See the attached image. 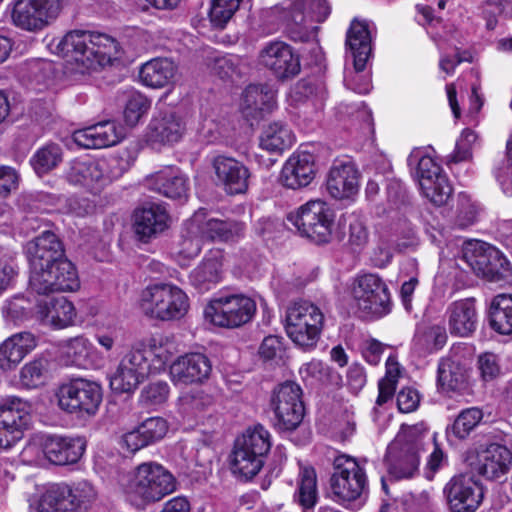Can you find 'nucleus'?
I'll return each instance as SVG.
<instances>
[{
  "label": "nucleus",
  "instance_id": "f257e3e1",
  "mask_svg": "<svg viewBox=\"0 0 512 512\" xmlns=\"http://www.w3.org/2000/svg\"><path fill=\"white\" fill-rule=\"evenodd\" d=\"M57 53L74 63L78 72L86 73L119 59L121 51L118 42L107 34L73 30L58 43Z\"/></svg>",
  "mask_w": 512,
  "mask_h": 512
},
{
  "label": "nucleus",
  "instance_id": "09e8293b",
  "mask_svg": "<svg viewBox=\"0 0 512 512\" xmlns=\"http://www.w3.org/2000/svg\"><path fill=\"white\" fill-rule=\"evenodd\" d=\"M294 143L291 129L282 122L267 125L260 136V146L270 152H281Z\"/></svg>",
  "mask_w": 512,
  "mask_h": 512
},
{
  "label": "nucleus",
  "instance_id": "c03bdc74",
  "mask_svg": "<svg viewBox=\"0 0 512 512\" xmlns=\"http://www.w3.org/2000/svg\"><path fill=\"white\" fill-rule=\"evenodd\" d=\"M51 488L66 492L63 501L72 512H85L97 496L94 487L87 481H80L73 486L55 484Z\"/></svg>",
  "mask_w": 512,
  "mask_h": 512
},
{
  "label": "nucleus",
  "instance_id": "aec40b11",
  "mask_svg": "<svg viewBox=\"0 0 512 512\" xmlns=\"http://www.w3.org/2000/svg\"><path fill=\"white\" fill-rule=\"evenodd\" d=\"M188 131L187 115L176 109L159 110L150 120L146 140L152 145L172 146L183 140Z\"/></svg>",
  "mask_w": 512,
  "mask_h": 512
},
{
  "label": "nucleus",
  "instance_id": "a211bd4d",
  "mask_svg": "<svg viewBox=\"0 0 512 512\" xmlns=\"http://www.w3.org/2000/svg\"><path fill=\"white\" fill-rule=\"evenodd\" d=\"M109 166L110 163L105 159L76 158L67 164L64 177L69 184L96 194L113 178L108 171Z\"/></svg>",
  "mask_w": 512,
  "mask_h": 512
},
{
  "label": "nucleus",
  "instance_id": "5701e85b",
  "mask_svg": "<svg viewBox=\"0 0 512 512\" xmlns=\"http://www.w3.org/2000/svg\"><path fill=\"white\" fill-rule=\"evenodd\" d=\"M29 284L31 289L38 294H48L55 291H74L80 286L74 264L64 256L37 276H30Z\"/></svg>",
  "mask_w": 512,
  "mask_h": 512
},
{
  "label": "nucleus",
  "instance_id": "412c9836",
  "mask_svg": "<svg viewBox=\"0 0 512 512\" xmlns=\"http://www.w3.org/2000/svg\"><path fill=\"white\" fill-rule=\"evenodd\" d=\"M463 259L478 275L503 277L510 269V263L500 250L482 241L465 243Z\"/></svg>",
  "mask_w": 512,
  "mask_h": 512
},
{
  "label": "nucleus",
  "instance_id": "a878e982",
  "mask_svg": "<svg viewBox=\"0 0 512 512\" xmlns=\"http://www.w3.org/2000/svg\"><path fill=\"white\" fill-rule=\"evenodd\" d=\"M212 365L202 353L178 357L170 366V378L175 385L202 383L209 378Z\"/></svg>",
  "mask_w": 512,
  "mask_h": 512
},
{
  "label": "nucleus",
  "instance_id": "ddd939ff",
  "mask_svg": "<svg viewBox=\"0 0 512 512\" xmlns=\"http://www.w3.org/2000/svg\"><path fill=\"white\" fill-rule=\"evenodd\" d=\"M352 297L363 317L380 318L391 311L388 287L378 275L357 277L352 286Z\"/></svg>",
  "mask_w": 512,
  "mask_h": 512
},
{
  "label": "nucleus",
  "instance_id": "2eb2a0df",
  "mask_svg": "<svg viewBox=\"0 0 512 512\" xmlns=\"http://www.w3.org/2000/svg\"><path fill=\"white\" fill-rule=\"evenodd\" d=\"M257 59L259 65L281 81L290 80L301 71L300 55L294 47L282 40H271L263 44Z\"/></svg>",
  "mask_w": 512,
  "mask_h": 512
},
{
  "label": "nucleus",
  "instance_id": "ea45409f",
  "mask_svg": "<svg viewBox=\"0 0 512 512\" xmlns=\"http://www.w3.org/2000/svg\"><path fill=\"white\" fill-rule=\"evenodd\" d=\"M202 215L194 214L185 222L179 240L174 247V254L179 261L190 260L199 255L202 249L204 236L201 234Z\"/></svg>",
  "mask_w": 512,
  "mask_h": 512
},
{
  "label": "nucleus",
  "instance_id": "4d7b16f0",
  "mask_svg": "<svg viewBox=\"0 0 512 512\" xmlns=\"http://www.w3.org/2000/svg\"><path fill=\"white\" fill-rule=\"evenodd\" d=\"M46 436L32 438L20 453L21 461L26 465L41 466L48 461L46 453Z\"/></svg>",
  "mask_w": 512,
  "mask_h": 512
},
{
  "label": "nucleus",
  "instance_id": "c85d7f7f",
  "mask_svg": "<svg viewBox=\"0 0 512 512\" xmlns=\"http://www.w3.org/2000/svg\"><path fill=\"white\" fill-rule=\"evenodd\" d=\"M169 215L166 208L158 203H147L133 214V229L142 241H148L168 228Z\"/></svg>",
  "mask_w": 512,
  "mask_h": 512
},
{
  "label": "nucleus",
  "instance_id": "864d4df0",
  "mask_svg": "<svg viewBox=\"0 0 512 512\" xmlns=\"http://www.w3.org/2000/svg\"><path fill=\"white\" fill-rule=\"evenodd\" d=\"M248 69L247 62L238 55H225L215 59L213 71L221 79L232 80L240 78Z\"/></svg>",
  "mask_w": 512,
  "mask_h": 512
},
{
  "label": "nucleus",
  "instance_id": "2f4dec72",
  "mask_svg": "<svg viewBox=\"0 0 512 512\" xmlns=\"http://www.w3.org/2000/svg\"><path fill=\"white\" fill-rule=\"evenodd\" d=\"M314 177V155L308 151L293 153L284 164L281 172L283 185L290 189L305 187L311 183Z\"/></svg>",
  "mask_w": 512,
  "mask_h": 512
},
{
  "label": "nucleus",
  "instance_id": "f8f14e48",
  "mask_svg": "<svg viewBox=\"0 0 512 512\" xmlns=\"http://www.w3.org/2000/svg\"><path fill=\"white\" fill-rule=\"evenodd\" d=\"M288 220L305 236L318 244L328 243L332 239L334 213L329 205L320 200H310L300 206Z\"/></svg>",
  "mask_w": 512,
  "mask_h": 512
},
{
  "label": "nucleus",
  "instance_id": "37998d69",
  "mask_svg": "<svg viewBox=\"0 0 512 512\" xmlns=\"http://www.w3.org/2000/svg\"><path fill=\"white\" fill-rule=\"evenodd\" d=\"M176 66L167 58H155L146 62L140 70L142 83L151 88H162L170 84L175 76Z\"/></svg>",
  "mask_w": 512,
  "mask_h": 512
},
{
  "label": "nucleus",
  "instance_id": "a18cd8bd",
  "mask_svg": "<svg viewBox=\"0 0 512 512\" xmlns=\"http://www.w3.org/2000/svg\"><path fill=\"white\" fill-rule=\"evenodd\" d=\"M318 499L317 476L311 466H300L297 478V489L294 493V501L302 508L303 512H312Z\"/></svg>",
  "mask_w": 512,
  "mask_h": 512
},
{
  "label": "nucleus",
  "instance_id": "72a5a7b5",
  "mask_svg": "<svg viewBox=\"0 0 512 512\" xmlns=\"http://www.w3.org/2000/svg\"><path fill=\"white\" fill-rule=\"evenodd\" d=\"M346 47L353 57L354 69L362 72L372 51V30L366 20H352L346 33Z\"/></svg>",
  "mask_w": 512,
  "mask_h": 512
},
{
  "label": "nucleus",
  "instance_id": "8fccbe9b",
  "mask_svg": "<svg viewBox=\"0 0 512 512\" xmlns=\"http://www.w3.org/2000/svg\"><path fill=\"white\" fill-rule=\"evenodd\" d=\"M62 160V147L56 143H48L34 152L29 163L38 176H43L58 167Z\"/></svg>",
  "mask_w": 512,
  "mask_h": 512
},
{
  "label": "nucleus",
  "instance_id": "13d9d810",
  "mask_svg": "<svg viewBox=\"0 0 512 512\" xmlns=\"http://www.w3.org/2000/svg\"><path fill=\"white\" fill-rule=\"evenodd\" d=\"M151 106V102L143 94L133 92L130 94L125 109L124 119L127 125L133 127L144 116Z\"/></svg>",
  "mask_w": 512,
  "mask_h": 512
},
{
  "label": "nucleus",
  "instance_id": "338daca9",
  "mask_svg": "<svg viewBox=\"0 0 512 512\" xmlns=\"http://www.w3.org/2000/svg\"><path fill=\"white\" fill-rule=\"evenodd\" d=\"M477 138V134L474 131L464 129L456 142L452 160L454 162L469 160L472 157V147L476 143Z\"/></svg>",
  "mask_w": 512,
  "mask_h": 512
},
{
  "label": "nucleus",
  "instance_id": "de8ad7c7",
  "mask_svg": "<svg viewBox=\"0 0 512 512\" xmlns=\"http://www.w3.org/2000/svg\"><path fill=\"white\" fill-rule=\"evenodd\" d=\"M437 381L445 391L460 390L467 381V368L457 360L441 359L438 364Z\"/></svg>",
  "mask_w": 512,
  "mask_h": 512
},
{
  "label": "nucleus",
  "instance_id": "4468645a",
  "mask_svg": "<svg viewBox=\"0 0 512 512\" xmlns=\"http://www.w3.org/2000/svg\"><path fill=\"white\" fill-rule=\"evenodd\" d=\"M270 407L280 430H295L305 413L301 387L293 381L279 384L271 394Z\"/></svg>",
  "mask_w": 512,
  "mask_h": 512
},
{
  "label": "nucleus",
  "instance_id": "e2e57ef3",
  "mask_svg": "<svg viewBox=\"0 0 512 512\" xmlns=\"http://www.w3.org/2000/svg\"><path fill=\"white\" fill-rule=\"evenodd\" d=\"M139 427L149 445L161 440L168 431L167 422L161 417L147 418Z\"/></svg>",
  "mask_w": 512,
  "mask_h": 512
},
{
  "label": "nucleus",
  "instance_id": "c756f323",
  "mask_svg": "<svg viewBox=\"0 0 512 512\" xmlns=\"http://www.w3.org/2000/svg\"><path fill=\"white\" fill-rule=\"evenodd\" d=\"M147 187L167 198L185 200L189 184L187 176L175 166H166L146 178Z\"/></svg>",
  "mask_w": 512,
  "mask_h": 512
},
{
  "label": "nucleus",
  "instance_id": "58836bf2",
  "mask_svg": "<svg viewBox=\"0 0 512 512\" xmlns=\"http://www.w3.org/2000/svg\"><path fill=\"white\" fill-rule=\"evenodd\" d=\"M222 278V253L209 251L202 262L194 268L189 276L191 284L200 291L210 290Z\"/></svg>",
  "mask_w": 512,
  "mask_h": 512
},
{
  "label": "nucleus",
  "instance_id": "e433bc0d",
  "mask_svg": "<svg viewBox=\"0 0 512 512\" xmlns=\"http://www.w3.org/2000/svg\"><path fill=\"white\" fill-rule=\"evenodd\" d=\"M48 462L56 465L76 463L86 449L83 437L46 436Z\"/></svg>",
  "mask_w": 512,
  "mask_h": 512
},
{
  "label": "nucleus",
  "instance_id": "3c124183",
  "mask_svg": "<svg viewBox=\"0 0 512 512\" xmlns=\"http://www.w3.org/2000/svg\"><path fill=\"white\" fill-rule=\"evenodd\" d=\"M290 97L296 103L311 104L316 109H321L326 98V91L322 84L302 79L291 89Z\"/></svg>",
  "mask_w": 512,
  "mask_h": 512
},
{
  "label": "nucleus",
  "instance_id": "774afa93",
  "mask_svg": "<svg viewBox=\"0 0 512 512\" xmlns=\"http://www.w3.org/2000/svg\"><path fill=\"white\" fill-rule=\"evenodd\" d=\"M94 339L109 357L118 354L121 348L119 332L116 329L97 330Z\"/></svg>",
  "mask_w": 512,
  "mask_h": 512
},
{
  "label": "nucleus",
  "instance_id": "b1692460",
  "mask_svg": "<svg viewBox=\"0 0 512 512\" xmlns=\"http://www.w3.org/2000/svg\"><path fill=\"white\" fill-rule=\"evenodd\" d=\"M30 265V276H37L48 269L64 256V248L51 231H43L39 236L30 240L25 247Z\"/></svg>",
  "mask_w": 512,
  "mask_h": 512
},
{
  "label": "nucleus",
  "instance_id": "7c9ffc66",
  "mask_svg": "<svg viewBox=\"0 0 512 512\" xmlns=\"http://www.w3.org/2000/svg\"><path fill=\"white\" fill-rule=\"evenodd\" d=\"M213 168L218 180L230 194L246 192L249 185L248 168L235 158L218 155L213 160Z\"/></svg>",
  "mask_w": 512,
  "mask_h": 512
},
{
  "label": "nucleus",
  "instance_id": "69168bd1",
  "mask_svg": "<svg viewBox=\"0 0 512 512\" xmlns=\"http://www.w3.org/2000/svg\"><path fill=\"white\" fill-rule=\"evenodd\" d=\"M65 491L53 490L51 487L43 494L38 512H72L63 501Z\"/></svg>",
  "mask_w": 512,
  "mask_h": 512
},
{
  "label": "nucleus",
  "instance_id": "a19ab883",
  "mask_svg": "<svg viewBox=\"0 0 512 512\" xmlns=\"http://www.w3.org/2000/svg\"><path fill=\"white\" fill-rule=\"evenodd\" d=\"M63 356L68 364L89 369L97 367L96 349L84 336H76L61 344Z\"/></svg>",
  "mask_w": 512,
  "mask_h": 512
},
{
  "label": "nucleus",
  "instance_id": "1a4fd4ad",
  "mask_svg": "<svg viewBox=\"0 0 512 512\" xmlns=\"http://www.w3.org/2000/svg\"><path fill=\"white\" fill-rule=\"evenodd\" d=\"M257 307L255 301L242 293H219L206 305L204 316L211 324L234 329L252 320Z\"/></svg>",
  "mask_w": 512,
  "mask_h": 512
},
{
  "label": "nucleus",
  "instance_id": "473e14b6",
  "mask_svg": "<svg viewBox=\"0 0 512 512\" xmlns=\"http://www.w3.org/2000/svg\"><path fill=\"white\" fill-rule=\"evenodd\" d=\"M275 92L268 85H249L242 93L240 112L253 125L275 106Z\"/></svg>",
  "mask_w": 512,
  "mask_h": 512
},
{
  "label": "nucleus",
  "instance_id": "f3484780",
  "mask_svg": "<svg viewBox=\"0 0 512 512\" xmlns=\"http://www.w3.org/2000/svg\"><path fill=\"white\" fill-rule=\"evenodd\" d=\"M62 9V0H16L12 22L26 31H39L54 21Z\"/></svg>",
  "mask_w": 512,
  "mask_h": 512
},
{
  "label": "nucleus",
  "instance_id": "052dcab7",
  "mask_svg": "<svg viewBox=\"0 0 512 512\" xmlns=\"http://www.w3.org/2000/svg\"><path fill=\"white\" fill-rule=\"evenodd\" d=\"M213 399L210 395L202 390H194L184 393L179 398V406L181 411L186 415H196L210 406Z\"/></svg>",
  "mask_w": 512,
  "mask_h": 512
},
{
  "label": "nucleus",
  "instance_id": "79ce46f5",
  "mask_svg": "<svg viewBox=\"0 0 512 512\" xmlns=\"http://www.w3.org/2000/svg\"><path fill=\"white\" fill-rule=\"evenodd\" d=\"M195 214L202 215V228L201 234L204 239L211 241H234L243 236L245 225L236 220H221L215 218H206L203 211H198Z\"/></svg>",
  "mask_w": 512,
  "mask_h": 512
},
{
  "label": "nucleus",
  "instance_id": "39448f33",
  "mask_svg": "<svg viewBox=\"0 0 512 512\" xmlns=\"http://www.w3.org/2000/svg\"><path fill=\"white\" fill-rule=\"evenodd\" d=\"M140 306L152 319L161 321L178 320L189 309L187 294L177 285L157 282L145 287L140 296Z\"/></svg>",
  "mask_w": 512,
  "mask_h": 512
},
{
  "label": "nucleus",
  "instance_id": "4c0bfd02",
  "mask_svg": "<svg viewBox=\"0 0 512 512\" xmlns=\"http://www.w3.org/2000/svg\"><path fill=\"white\" fill-rule=\"evenodd\" d=\"M37 346V338L31 332L13 334L0 345V369H14Z\"/></svg>",
  "mask_w": 512,
  "mask_h": 512
},
{
  "label": "nucleus",
  "instance_id": "bb28decb",
  "mask_svg": "<svg viewBox=\"0 0 512 512\" xmlns=\"http://www.w3.org/2000/svg\"><path fill=\"white\" fill-rule=\"evenodd\" d=\"M125 132L115 121H104L89 127L76 130L73 141L86 149H101L118 144L124 138Z\"/></svg>",
  "mask_w": 512,
  "mask_h": 512
},
{
  "label": "nucleus",
  "instance_id": "5fc2aeb1",
  "mask_svg": "<svg viewBox=\"0 0 512 512\" xmlns=\"http://www.w3.org/2000/svg\"><path fill=\"white\" fill-rule=\"evenodd\" d=\"M483 417L482 411L476 407L463 410L450 428H447V434H451L458 439H465L470 432L479 424Z\"/></svg>",
  "mask_w": 512,
  "mask_h": 512
},
{
  "label": "nucleus",
  "instance_id": "9d476101",
  "mask_svg": "<svg viewBox=\"0 0 512 512\" xmlns=\"http://www.w3.org/2000/svg\"><path fill=\"white\" fill-rule=\"evenodd\" d=\"M58 407L78 417L94 416L102 403L101 385L92 380L76 378L60 385L55 391Z\"/></svg>",
  "mask_w": 512,
  "mask_h": 512
},
{
  "label": "nucleus",
  "instance_id": "dca6fc26",
  "mask_svg": "<svg viewBox=\"0 0 512 512\" xmlns=\"http://www.w3.org/2000/svg\"><path fill=\"white\" fill-rule=\"evenodd\" d=\"M466 462L473 473L486 480H500L512 468V451L505 445L491 443L483 449L470 451Z\"/></svg>",
  "mask_w": 512,
  "mask_h": 512
},
{
  "label": "nucleus",
  "instance_id": "20e7f679",
  "mask_svg": "<svg viewBox=\"0 0 512 512\" xmlns=\"http://www.w3.org/2000/svg\"><path fill=\"white\" fill-rule=\"evenodd\" d=\"M175 490V477L156 462H144L138 465L127 484V493L130 498L144 505L158 502Z\"/></svg>",
  "mask_w": 512,
  "mask_h": 512
},
{
  "label": "nucleus",
  "instance_id": "c9c22d12",
  "mask_svg": "<svg viewBox=\"0 0 512 512\" xmlns=\"http://www.w3.org/2000/svg\"><path fill=\"white\" fill-rule=\"evenodd\" d=\"M37 314L43 324L60 329L73 324L76 311L65 297L46 296L38 301Z\"/></svg>",
  "mask_w": 512,
  "mask_h": 512
},
{
  "label": "nucleus",
  "instance_id": "6e6552de",
  "mask_svg": "<svg viewBox=\"0 0 512 512\" xmlns=\"http://www.w3.org/2000/svg\"><path fill=\"white\" fill-rule=\"evenodd\" d=\"M407 162L423 196L436 206L445 205L453 188L441 166L421 149H414Z\"/></svg>",
  "mask_w": 512,
  "mask_h": 512
},
{
  "label": "nucleus",
  "instance_id": "49530a36",
  "mask_svg": "<svg viewBox=\"0 0 512 512\" xmlns=\"http://www.w3.org/2000/svg\"><path fill=\"white\" fill-rule=\"evenodd\" d=\"M489 320L497 333L512 335V294H498L492 299Z\"/></svg>",
  "mask_w": 512,
  "mask_h": 512
},
{
  "label": "nucleus",
  "instance_id": "6ab92c4d",
  "mask_svg": "<svg viewBox=\"0 0 512 512\" xmlns=\"http://www.w3.org/2000/svg\"><path fill=\"white\" fill-rule=\"evenodd\" d=\"M30 415L27 403L12 396L0 402V449L16 445L28 428Z\"/></svg>",
  "mask_w": 512,
  "mask_h": 512
},
{
  "label": "nucleus",
  "instance_id": "393cba45",
  "mask_svg": "<svg viewBox=\"0 0 512 512\" xmlns=\"http://www.w3.org/2000/svg\"><path fill=\"white\" fill-rule=\"evenodd\" d=\"M450 512H475L483 499L482 488L469 475H458L444 487Z\"/></svg>",
  "mask_w": 512,
  "mask_h": 512
},
{
  "label": "nucleus",
  "instance_id": "bf43d9fd",
  "mask_svg": "<svg viewBox=\"0 0 512 512\" xmlns=\"http://www.w3.org/2000/svg\"><path fill=\"white\" fill-rule=\"evenodd\" d=\"M31 309V303L26 298L16 296L5 301L2 314L7 322L16 324L28 319Z\"/></svg>",
  "mask_w": 512,
  "mask_h": 512
},
{
  "label": "nucleus",
  "instance_id": "680f3d73",
  "mask_svg": "<svg viewBox=\"0 0 512 512\" xmlns=\"http://www.w3.org/2000/svg\"><path fill=\"white\" fill-rule=\"evenodd\" d=\"M19 273L16 258L11 254L0 256V296L7 291Z\"/></svg>",
  "mask_w": 512,
  "mask_h": 512
},
{
  "label": "nucleus",
  "instance_id": "0e129e2a",
  "mask_svg": "<svg viewBox=\"0 0 512 512\" xmlns=\"http://www.w3.org/2000/svg\"><path fill=\"white\" fill-rule=\"evenodd\" d=\"M476 216L477 208L471 202L470 197L465 193H460L455 224L462 229L466 228L475 222Z\"/></svg>",
  "mask_w": 512,
  "mask_h": 512
},
{
  "label": "nucleus",
  "instance_id": "423d86ee",
  "mask_svg": "<svg viewBox=\"0 0 512 512\" xmlns=\"http://www.w3.org/2000/svg\"><path fill=\"white\" fill-rule=\"evenodd\" d=\"M269 431L258 424L248 428L234 445L231 470L245 479L254 477L263 466V458L271 448Z\"/></svg>",
  "mask_w": 512,
  "mask_h": 512
},
{
  "label": "nucleus",
  "instance_id": "6e6d98bb",
  "mask_svg": "<svg viewBox=\"0 0 512 512\" xmlns=\"http://www.w3.org/2000/svg\"><path fill=\"white\" fill-rule=\"evenodd\" d=\"M242 0H212L209 18L212 25L223 29L238 11Z\"/></svg>",
  "mask_w": 512,
  "mask_h": 512
},
{
  "label": "nucleus",
  "instance_id": "0eeeda50",
  "mask_svg": "<svg viewBox=\"0 0 512 512\" xmlns=\"http://www.w3.org/2000/svg\"><path fill=\"white\" fill-rule=\"evenodd\" d=\"M323 326L324 314L311 301H294L286 309V333L296 345L304 349H311L316 346Z\"/></svg>",
  "mask_w": 512,
  "mask_h": 512
},
{
  "label": "nucleus",
  "instance_id": "603ef678",
  "mask_svg": "<svg viewBox=\"0 0 512 512\" xmlns=\"http://www.w3.org/2000/svg\"><path fill=\"white\" fill-rule=\"evenodd\" d=\"M48 373V360L36 358L26 363L20 370V383L27 389H34L45 384Z\"/></svg>",
  "mask_w": 512,
  "mask_h": 512
},
{
  "label": "nucleus",
  "instance_id": "f704fd0d",
  "mask_svg": "<svg viewBox=\"0 0 512 512\" xmlns=\"http://www.w3.org/2000/svg\"><path fill=\"white\" fill-rule=\"evenodd\" d=\"M446 317L452 335L470 336L476 330L478 324L475 300L465 298L452 302L446 309Z\"/></svg>",
  "mask_w": 512,
  "mask_h": 512
},
{
  "label": "nucleus",
  "instance_id": "9b49d317",
  "mask_svg": "<svg viewBox=\"0 0 512 512\" xmlns=\"http://www.w3.org/2000/svg\"><path fill=\"white\" fill-rule=\"evenodd\" d=\"M368 481L364 466L355 458L339 455L333 462L330 489L336 502L350 503L367 491Z\"/></svg>",
  "mask_w": 512,
  "mask_h": 512
},
{
  "label": "nucleus",
  "instance_id": "7ed1b4c3",
  "mask_svg": "<svg viewBox=\"0 0 512 512\" xmlns=\"http://www.w3.org/2000/svg\"><path fill=\"white\" fill-rule=\"evenodd\" d=\"M427 431L422 426L403 427L387 448V469L390 479L401 480L418 473L420 452L424 450Z\"/></svg>",
  "mask_w": 512,
  "mask_h": 512
},
{
  "label": "nucleus",
  "instance_id": "f03ea898",
  "mask_svg": "<svg viewBox=\"0 0 512 512\" xmlns=\"http://www.w3.org/2000/svg\"><path fill=\"white\" fill-rule=\"evenodd\" d=\"M326 0H284L272 8L285 26L287 37L293 42H308L318 30V23L324 22L330 14Z\"/></svg>",
  "mask_w": 512,
  "mask_h": 512
},
{
  "label": "nucleus",
  "instance_id": "cd10ccee",
  "mask_svg": "<svg viewBox=\"0 0 512 512\" xmlns=\"http://www.w3.org/2000/svg\"><path fill=\"white\" fill-rule=\"evenodd\" d=\"M326 190L337 200L350 199L359 190V172L350 161H336L328 171Z\"/></svg>",
  "mask_w": 512,
  "mask_h": 512
},
{
  "label": "nucleus",
  "instance_id": "4be33fe9",
  "mask_svg": "<svg viewBox=\"0 0 512 512\" xmlns=\"http://www.w3.org/2000/svg\"><path fill=\"white\" fill-rule=\"evenodd\" d=\"M149 368L145 351L134 346L122 357L110 376L111 389L118 393L134 391L148 376Z\"/></svg>",
  "mask_w": 512,
  "mask_h": 512
}]
</instances>
